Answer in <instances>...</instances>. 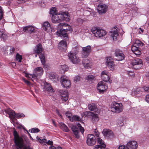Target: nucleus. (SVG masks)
<instances>
[{
    "label": "nucleus",
    "instance_id": "f257e3e1",
    "mask_svg": "<svg viewBox=\"0 0 149 149\" xmlns=\"http://www.w3.org/2000/svg\"><path fill=\"white\" fill-rule=\"evenodd\" d=\"M15 149H31L29 147L24 146V141L22 137H19L17 132H13Z\"/></svg>",
    "mask_w": 149,
    "mask_h": 149
},
{
    "label": "nucleus",
    "instance_id": "f03ea898",
    "mask_svg": "<svg viewBox=\"0 0 149 149\" xmlns=\"http://www.w3.org/2000/svg\"><path fill=\"white\" fill-rule=\"evenodd\" d=\"M71 129L75 137L77 139L79 138L80 137L79 131L80 130L82 134L84 131V128L81 126V124L78 123H76L75 125H72Z\"/></svg>",
    "mask_w": 149,
    "mask_h": 149
},
{
    "label": "nucleus",
    "instance_id": "7ed1b4c3",
    "mask_svg": "<svg viewBox=\"0 0 149 149\" xmlns=\"http://www.w3.org/2000/svg\"><path fill=\"white\" fill-rule=\"evenodd\" d=\"M91 32L96 37L100 38L106 34V32L105 30L99 27H93L91 29Z\"/></svg>",
    "mask_w": 149,
    "mask_h": 149
},
{
    "label": "nucleus",
    "instance_id": "20e7f679",
    "mask_svg": "<svg viewBox=\"0 0 149 149\" xmlns=\"http://www.w3.org/2000/svg\"><path fill=\"white\" fill-rule=\"evenodd\" d=\"M123 109V105L121 103L114 102L111 105V110L113 112L119 113L122 111Z\"/></svg>",
    "mask_w": 149,
    "mask_h": 149
},
{
    "label": "nucleus",
    "instance_id": "39448f33",
    "mask_svg": "<svg viewBox=\"0 0 149 149\" xmlns=\"http://www.w3.org/2000/svg\"><path fill=\"white\" fill-rule=\"evenodd\" d=\"M107 85L103 81L99 82L97 85V89L100 94H103L107 89Z\"/></svg>",
    "mask_w": 149,
    "mask_h": 149
},
{
    "label": "nucleus",
    "instance_id": "423d86ee",
    "mask_svg": "<svg viewBox=\"0 0 149 149\" xmlns=\"http://www.w3.org/2000/svg\"><path fill=\"white\" fill-rule=\"evenodd\" d=\"M96 140L95 136L92 134H89L87 136L86 143L90 146L94 145L96 143Z\"/></svg>",
    "mask_w": 149,
    "mask_h": 149
},
{
    "label": "nucleus",
    "instance_id": "0eeeda50",
    "mask_svg": "<svg viewBox=\"0 0 149 149\" xmlns=\"http://www.w3.org/2000/svg\"><path fill=\"white\" fill-rule=\"evenodd\" d=\"M115 55L116 57V60L118 61H121L124 60L125 56L122 51L118 49H116L115 51Z\"/></svg>",
    "mask_w": 149,
    "mask_h": 149
},
{
    "label": "nucleus",
    "instance_id": "6e6552de",
    "mask_svg": "<svg viewBox=\"0 0 149 149\" xmlns=\"http://www.w3.org/2000/svg\"><path fill=\"white\" fill-rule=\"evenodd\" d=\"M91 51V48L90 46H87L82 48L81 56L82 57L86 58L89 55Z\"/></svg>",
    "mask_w": 149,
    "mask_h": 149
},
{
    "label": "nucleus",
    "instance_id": "1a4fd4ad",
    "mask_svg": "<svg viewBox=\"0 0 149 149\" xmlns=\"http://www.w3.org/2000/svg\"><path fill=\"white\" fill-rule=\"evenodd\" d=\"M68 56L70 61L74 64H77L80 61L79 57L77 56L72 52H70L68 54Z\"/></svg>",
    "mask_w": 149,
    "mask_h": 149
},
{
    "label": "nucleus",
    "instance_id": "9d476101",
    "mask_svg": "<svg viewBox=\"0 0 149 149\" xmlns=\"http://www.w3.org/2000/svg\"><path fill=\"white\" fill-rule=\"evenodd\" d=\"M142 60L139 58H135L133 60L131 64L133 68L135 69H138L140 68L142 65Z\"/></svg>",
    "mask_w": 149,
    "mask_h": 149
},
{
    "label": "nucleus",
    "instance_id": "9b49d317",
    "mask_svg": "<svg viewBox=\"0 0 149 149\" xmlns=\"http://www.w3.org/2000/svg\"><path fill=\"white\" fill-rule=\"evenodd\" d=\"M33 74L35 75L37 79L40 77L42 75L43 73V70L42 68L41 67H38L33 70Z\"/></svg>",
    "mask_w": 149,
    "mask_h": 149
},
{
    "label": "nucleus",
    "instance_id": "f8f14e48",
    "mask_svg": "<svg viewBox=\"0 0 149 149\" xmlns=\"http://www.w3.org/2000/svg\"><path fill=\"white\" fill-rule=\"evenodd\" d=\"M106 63L107 66L111 70H113L115 67L113 60L110 57H107Z\"/></svg>",
    "mask_w": 149,
    "mask_h": 149
},
{
    "label": "nucleus",
    "instance_id": "ddd939ff",
    "mask_svg": "<svg viewBox=\"0 0 149 149\" xmlns=\"http://www.w3.org/2000/svg\"><path fill=\"white\" fill-rule=\"evenodd\" d=\"M61 79V84L64 87L67 88L69 87L70 86L71 83L70 81L66 78L65 76H62Z\"/></svg>",
    "mask_w": 149,
    "mask_h": 149
},
{
    "label": "nucleus",
    "instance_id": "4468645a",
    "mask_svg": "<svg viewBox=\"0 0 149 149\" xmlns=\"http://www.w3.org/2000/svg\"><path fill=\"white\" fill-rule=\"evenodd\" d=\"M3 114H8L10 119L12 120L15 118L16 113L14 111L10 109L4 110L3 111Z\"/></svg>",
    "mask_w": 149,
    "mask_h": 149
},
{
    "label": "nucleus",
    "instance_id": "2eb2a0df",
    "mask_svg": "<svg viewBox=\"0 0 149 149\" xmlns=\"http://www.w3.org/2000/svg\"><path fill=\"white\" fill-rule=\"evenodd\" d=\"M62 15L61 14H57L52 16V22L53 23H60L63 21Z\"/></svg>",
    "mask_w": 149,
    "mask_h": 149
},
{
    "label": "nucleus",
    "instance_id": "dca6fc26",
    "mask_svg": "<svg viewBox=\"0 0 149 149\" xmlns=\"http://www.w3.org/2000/svg\"><path fill=\"white\" fill-rule=\"evenodd\" d=\"M61 96V99L63 101H66L68 98V93L67 90H60L59 91Z\"/></svg>",
    "mask_w": 149,
    "mask_h": 149
},
{
    "label": "nucleus",
    "instance_id": "f3484780",
    "mask_svg": "<svg viewBox=\"0 0 149 149\" xmlns=\"http://www.w3.org/2000/svg\"><path fill=\"white\" fill-rule=\"evenodd\" d=\"M68 40V38H66L65 39L61 40L59 43L58 46L60 49L63 51H65L66 49L67 46L66 41Z\"/></svg>",
    "mask_w": 149,
    "mask_h": 149
},
{
    "label": "nucleus",
    "instance_id": "a211bd4d",
    "mask_svg": "<svg viewBox=\"0 0 149 149\" xmlns=\"http://www.w3.org/2000/svg\"><path fill=\"white\" fill-rule=\"evenodd\" d=\"M107 7L105 4H100L97 7L98 13L100 14L105 13L107 11Z\"/></svg>",
    "mask_w": 149,
    "mask_h": 149
},
{
    "label": "nucleus",
    "instance_id": "6ab92c4d",
    "mask_svg": "<svg viewBox=\"0 0 149 149\" xmlns=\"http://www.w3.org/2000/svg\"><path fill=\"white\" fill-rule=\"evenodd\" d=\"M101 77L103 81L104 82L109 81L110 77L109 75V72L106 70L103 71L101 73Z\"/></svg>",
    "mask_w": 149,
    "mask_h": 149
},
{
    "label": "nucleus",
    "instance_id": "aec40b11",
    "mask_svg": "<svg viewBox=\"0 0 149 149\" xmlns=\"http://www.w3.org/2000/svg\"><path fill=\"white\" fill-rule=\"evenodd\" d=\"M126 146L127 147H128L130 149H136L138 147L137 142L134 141L128 142Z\"/></svg>",
    "mask_w": 149,
    "mask_h": 149
},
{
    "label": "nucleus",
    "instance_id": "412c9836",
    "mask_svg": "<svg viewBox=\"0 0 149 149\" xmlns=\"http://www.w3.org/2000/svg\"><path fill=\"white\" fill-rule=\"evenodd\" d=\"M24 31L29 33H31L35 32L34 27L32 26H25L23 28Z\"/></svg>",
    "mask_w": 149,
    "mask_h": 149
},
{
    "label": "nucleus",
    "instance_id": "4be33fe9",
    "mask_svg": "<svg viewBox=\"0 0 149 149\" xmlns=\"http://www.w3.org/2000/svg\"><path fill=\"white\" fill-rule=\"evenodd\" d=\"M82 63L84 67L87 68H91L92 66L91 61L88 59H85L82 61Z\"/></svg>",
    "mask_w": 149,
    "mask_h": 149
},
{
    "label": "nucleus",
    "instance_id": "5701e85b",
    "mask_svg": "<svg viewBox=\"0 0 149 149\" xmlns=\"http://www.w3.org/2000/svg\"><path fill=\"white\" fill-rule=\"evenodd\" d=\"M88 114L90 115L92 117V121L93 123H96L99 120V118L97 114H95L93 112H89Z\"/></svg>",
    "mask_w": 149,
    "mask_h": 149
},
{
    "label": "nucleus",
    "instance_id": "b1692460",
    "mask_svg": "<svg viewBox=\"0 0 149 149\" xmlns=\"http://www.w3.org/2000/svg\"><path fill=\"white\" fill-rule=\"evenodd\" d=\"M67 31L65 30L64 29H61L56 32L57 34L61 36H63L64 37L67 38L68 35L67 33Z\"/></svg>",
    "mask_w": 149,
    "mask_h": 149
},
{
    "label": "nucleus",
    "instance_id": "393cba45",
    "mask_svg": "<svg viewBox=\"0 0 149 149\" xmlns=\"http://www.w3.org/2000/svg\"><path fill=\"white\" fill-rule=\"evenodd\" d=\"M15 51V49L14 47H7L5 48L4 52L7 55H10L13 54Z\"/></svg>",
    "mask_w": 149,
    "mask_h": 149
},
{
    "label": "nucleus",
    "instance_id": "a878e982",
    "mask_svg": "<svg viewBox=\"0 0 149 149\" xmlns=\"http://www.w3.org/2000/svg\"><path fill=\"white\" fill-rule=\"evenodd\" d=\"M42 51V46L40 44H39L37 45L36 47V49L34 50V52L38 54L41 53Z\"/></svg>",
    "mask_w": 149,
    "mask_h": 149
},
{
    "label": "nucleus",
    "instance_id": "bb28decb",
    "mask_svg": "<svg viewBox=\"0 0 149 149\" xmlns=\"http://www.w3.org/2000/svg\"><path fill=\"white\" fill-rule=\"evenodd\" d=\"M102 133L105 136L107 137H109L113 134L112 132L109 129H104Z\"/></svg>",
    "mask_w": 149,
    "mask_h": 149
},
{
    "label": "nucleus",
    "instance_id": "cd10ccee",
    "mask_svg": "<svg viewBox=\"0 0 149 149\" xmlns=\"http://www.w3.org/2000/svg\"><path fill=\"white\" fill-rule=\"evenodd\" d=\"M62 16V18L63 19V21L65 20L66 21H69L70 19V16L67 13L63 12L61 14Z\"/></svg>",
    "mask_w": 149,
    "mask_h": 149
},
{
    "label": "nucleus",
    "instance_id": "c85d7f7f",
    "mask_svg": "<svg viewBox=\"0 0 149 149\" xmlns=\"http://www.w3.org/2000/svg\"><path fill=\"white\" fill-rule=\"evenodd\" d=\"M42 27L43 29L45 31L49 30L51 29L50 24L48 22H45L43 23L42 24Z\"/></svg>",
    "mask_w": 149,
    "mask_h": 149
},
{
    "label": "nucleus",
    "instance_id": "c756f323",
    "mask_svg": "<svg viewBox=\"0 0 149 149\" xmlns=\"http://www.w3.org/2000/svg\"><path fill=\"white\" fill-rule=\"evenodd\" d=\"M97 142L99 144V146L102 147L103 148H105L106 145L102 140L100 137L97 138Z\"/></svg>",
    "mask_w": 149,
    "mask_h": 149
},
{
    "label": "nucleus",
    "instance_id": "7c9ffc66",
    "mask_svg": "<svg viewBox=\"0 0 149 149\" xmlns=\"http://www.w3.org/2000/svg\"><path fill=\"white\" fill-rule=\"evenodd\" d=\"M59 25H61V26L64 27H66V28L64 29L65 30L67 31V32L68 31H72V28L71 27L67 24L65 23H60Z\"/></svg>",
    "mask_w": 149,
    "mask_h": 149
},
{
    "label": "nucleus",
    "instance_id": "2f4dec72",
    "mask_svg": "<svg viewBox=\"0 0 149 149\" xmlns=\"http://www.w3.org/2000/svg\"><path fill=\"white\" fill-rule=\"evenodd\" d=\"M110 33H111V36L113 40H116L117 37L118 36L117 31H111Z\"/></svg>",
    "mask_w": 149,
    "mask_h": 149
},
{
    "label": "nucleus",
    "instance_id": "473e14b6",
    "mask_svg": "<svg viewBox=\"0 0 149 149\" xmlns=\"http://www.w3.org/2000/svg\"><path fill=\"white\" fill-rule=\"evenodd\" d=\"M60 70L62 73H64L65 71L68 70V68L67 66L63 65H61L60 67Z\"/></svg>",
    "mask_w": 149,
    "mask_h": 149
},
{
    "label": "nucleus",
    "instance_id": "72a5a7b5",
    "mask_svg": "<svg viewBox=\"0 0 149 149\" xmlns=\"http://www.w3.org/2000/svg\"><path fill=\"white\" fill-rule=\"evenodd\" d=\"M149 87L148 86H144L143 87L139 88H137L136 91V93H138L139 92H140V91H148L149 89Z\"/></svg>",
    "mask_w": 149,
    "mask_h": 149
},
{
    "label": "nucleus",
    "instance_id": "f704fd0d",
    "mask_svg": "<svg viewBox=\"0 0 149 149\" xmlns=\"http://www.w3.org/2000/svg\"><path fill=\"white\" fill-rule=\"evenodd\" d=\"M88 109L91 111H94L96 110L97 106L94 103H91L88 105Z\"/></svg>",
    "mask_w": 149,
    "mask_h": 149
},
{
    "label": "nucleus",
    "instance_id": "c9c22d12",
    "mask_svg": "<svg viewBox=\"0 0 149 149\" xmlns=\"http://www.w3.org/2000/svg\"><path fill=\"white\" fill-rule=\"evenodd\" d=\"M0 37L3 39L4 41H5L7 39L8 36L5 33L0 31Z\"/></svg>",
    "mask_w": 149,
    "mask_h": 149
},
{
    "label": "nucleus",
    "instance_id": "e433bc0d",
    "mask_svg": "<svg viewBox=\"0 0 149 149\" xmlns=\"http://www.w3.org/2000/svg\"><path fill=\"white\" fill-rule=\"evenodd\" d=\"M60 128L66 132L69 131V129L68 127L64 124L61 123L60 124Z\"/></svg>",
    "mask_w": 149,
    "mask_h": 149
},
{
    "label": "nucleus",
    "instance_id": "4c0bfd02",
    "mask_svg": "<svg viewBox=\"0 0 149 149\" xmlns=\"http://www.w3.org/2000/svg\"><path fill=\"white\" fill-rule=\"evenodd\" d=\"M81 119L80 118L76 115H74L72 117L71 119H70V120L71 121H79L81 120Z\"/></svg>",
    "mask_w": 149,
    "mask_h": 149
},
{
    "label": "nucleus",
    "instance_id": "58836bf2",
    "mask_svg": "<svg viewBox=\"0 0 149 149\" xmlns=\"http://www.w3.org/2000/svg\"><path fill=\"white\" fill-rule=\"evenodd\" d=\"M95 77L94 76L89 75H88L86 77V79L88 80V81L89 83H91L92 81L94 79Z\"/></svg>",
    "mask_w": 149,
    "mask_h": 149
},
{
    "label": "nucleus",
    "instance_id": "ea45409f",
    "mask_svg": "<svg viewBox=\"0 0 149 149\" xmlns=\"http://www.w3.org/2000/svg\"><path fill=\"white\" fill-rule=\"evenodd\" d=\"M45 89L47 91L50 92L53 91V89L49 84H47L45 86Z\"/></svg>",
    "mask_w": 149,
    "mask_h": 149
},
{
    "label": "nucleus",
    "instance_id": "a19ab883",
    "mask_svg": "<svg viewBox=\"0 0 149 149\" xmlns=\"http://www.w3.org/2000/svg\"><path fill=\"white\" fill-rule=\"evenodd\" d=\"M134 45L137 47H141L143 46V43L141 41L137 40H135Z\"/></svg>",
    "mask_w": 149,
    "mask_h": 149
},
{
    "label": "nucleus",
    "instance_id": "79ce46f5",
    "mask_svg": "<svg viewBox=\"0 0 149 149\" xmlns=\"http://www.w3.org/2000/svg\"><path fill=\"white\" fill-rule=\"evenodd\" d=\"M39 58L40 59L42 64H44L45 63V58L43 54H40L39 56Z\"/></svg>",
    "mask_w": 149,
    "mask_h": 149
},
{
    "label": "nucleus",
    "instance_id": "37998d69",
    "mask_svg": "<svg viewBox=\"0 0 149 149\" xmlns=\"http://www.w3.org/2000/svg\"><path fill=\"white\" fill-rule=\"evenodd\" d=\"M35 75H34L33 74H33H26V77L31 79L33 81V79H37L36 77H35Z\"/></svg>",
    "mask_w": 149,
    "mask_h": 149
},
{
    "label": "nucleus",
    "instance_id": "c03bdc74",
    "mask_svg": "<svg viewBox=\"0 0 149 149\" xmlns=\"http://www.w3.org/2000/svg\"><path fill=\"white\" fill-rule=\"evenodd\" d=\"M39 129L36 127L31 129L29 130V131L31 133H35L39 132L40 131Z\"/></svg>",
    "mask_w": 149,
    "mask_h": 149
},
{
    "label": "nucleus",
    "instance_id": "a18cd8bd",
    "mask_svg": "<svg viewBox=\"0 0 149 149\" xmlns=\"http://www.w3.org/2000/svg\"><path fill=\"white\" fill-rule=\"evenodd\" d=\"M16 59L18 62H21L22 59V56L17 53L16 56Z\"/></svg>",
    "mask_w": 149,
    "mask_h": 149
},
{
    "label": "nucleus",
    "instance_id": "49530a36",
    "mask_svg": "<svg viewBox=\"0 0 149 149\" xmlns=\"http://www.w3.org/2000/svg\"><path fill=\"white\" fill-rule=\"evenodd\" d=\"M50 13L51 15H52V16H54L55 15H57V14L56 13V9L54 8L51 9L50 10Z\"/></svg>",
    "mask_w": 149,
    "mask_h": 149
},
{
    "label": "nucleus",
    "instance_id": "de8ad7c7",
    "mask_svg": "<svg viewBox=\"0 0 149 149\" xmlns=\"http://www.w3.org/2000/svg\"><path fill=\"white\" fill-rule=\"evenodd\" d=\"M24 117L25 115L22 113H20L16 114L15 117H16L17 118H21Z\"/></svg>",
    "mask_w": 149,
    "mask_h": 149
},
{
    "label": "nucleus",
    "instance_id": "09e8293b",
    "mask_svg": "<svg viewBox=\"0 0 149 149\" xmlns=\"http://www.w3.org/2000/svg\"><path fill=\"white\" fill-rule=\"evenodd\" d=\"M139 49V48L136 46L134 45L131 47V50L134 53L137 50Z\"/></svg>",
    "mask_w": 149,
    "mask_h": 149
},
{
    "label": "nucleus",
    "instance_id": "8fccbe9b",
    "mask_svg": "<svg viewBox=\"0 0 149 149\" xmlns=\"http://www.w3.org/2000/svg\"><path fill=\"white\" fill-rule=\"evenodd\" d=\"M94 133L95 134V136L97 137L98 138L99 137L100 133L97 130L95 129L94 131Z\"/></svg>",
    "mask_w": 149,
    "mask_h": 149
},
{
    "label": "nucleus",
    "instance_id": "3c124183",
    "mask_svg": "<svg viewBox=\"0 0 149 149\" xmlns=\"http://www.w3.org/2000/svg\"><path fill=\"white\" fill-rule=\"evenodd\" d=\"M93 149H106L105 148H103L102 147L99 146V145H97L95 146Z\"/></svg>",
    "mask_w": 149,
    "mask_h": 149
},
{
    "label": "nucleus",
    "instance_id": "603ef678",
    "mask_svg": "<svg viewBox=\"0 0 149 149\" xmlns=\"http://www.w3.org/2000/svg\"><path fill=\"white\" fill-rule=\"evenodd\" d=\"M3 12L2 7L0 6V19L2 18L3 17Z\"/></svg>",
    "mask_w": 149,
    "mask_h": 149
},
{
    "label": "nucleus",
    "instance_id": "864d4df0",
    "mask_svg": "<svg viewBox=\"0 0 149 149\" xmlns=\"http://www.w3.org/2000/svg\"><path fill=\"white\" fill-rule=\"evenodd\" d=\"M80 79V77L79 76H76L74 78V81L76 82L79 81Z\"/></svg>",
    "mask_w": 149,
    "mask_h": 149
},
{
    "label": "nucleus",
    "instance_id": "5fc2aeb1",
    "mask_svg": "<svg viewBox=\"0 0 149 149\" xmlns=\"http://www.w3.org/2000/svg\"><path fill=\"white\" fill-rule=\"evenodd\" d=\"M66 116L69 118L70 119H70H71V116H72V114L70 112H67L66 113Z\"/></svg>",
    "mask_w": 149,
    "mask_h": 149
},
{
    "label": "nucleus",
    "instance_id": "6e6d98bb",
    "mask_svg": "<svg viewBox=\"0 0 149 149\" xmlns=\"http://www.w3.org/2000/svg\"><path fill=\"white\" fill-rule=\"evenodd\" d=\"M39 142L43 144L45 143H46L47 140L45 139H43L42 140L40 139V141H39Z\"/></svg>",
    "mask_w": 149,
    "mask_h": 149
},
{
    "label": "nucleus",
    "instance_id": "4d7b16f0",
    "mask_svg": "<svg viewBox=\"0 0 149 149\" xmlns=\"http://www.w3.org/2000/svg\"><path fill=\"white\" fill-rule=\"evenodd\" d=\"M46 143H47V144L48 145H51V146H52V145L53 144V142L52 141H50V140H49L48 141H47V142H46Z\"/></svg>",
    "mask_w": 149,
    "mask_h": 149
},
{
    "label": "nucleus",
    "instance_id": "13d9d810",
    "mask_svg": "<svg viewBox=\"0 0 149 149\" xmlns=\"http://www.w3.org/2000/svg\"><path fill=\"white\" fill-rule=\"evenodd\" d=\"M23 80L24 81L26 84L27 85H30L31 84L30 82L27 80H26L25 79L23 78Z\"/></svg>",
    "mask_w": 149,
    "mask_h": 149
},
{
    "label": "nucleus",
    "instance_id": "bf43d9fd",
    "mask_svg": "<svg viewBox=\"0 0 149 149\" xmlns=\"http://www.w3.org/2000/svg\"><path fill=\"white\" fill-rule=\"evenodd\" d=\"M145 100L146 102L149 103V94L147 95L146 96Z\"/></svg>",
    "mask_w": 149,
    "mask_h": 149
},
{
    "label": "nucleus",
    "instance_id": "052dcab7",
    "mask_svg": "<svg viewBox=\"0 0 149 149\" xmlns=\"http://www.w3.org/2000/svg\"><path fill=\"white\" fill-rule=\"evenodd\" d=\"M134 53L135 54L137 55H140L141 54V52L138 49L135 52H134Z\"/></svg>",
    "mask_w": 149,
    "mask_h": 149
},
{
    "label": "nucleus",
    "instance_id": "680f3d73",
    "mask_svg": "<svg viewBox=\"0 0 149 149\" xmlns=\"http://www.w3.org/2000/svg\"><path fill=\"white\" fill-rule=\"evenodd\" d=\"M43 65V67L44 68L48 69L49 68V66L48 65L46 64L45 63L44 64H42Z\"/></svg>",
    "mask_w": 149,
    "mask_h": 149
},
{
    "label": "nucleus",
    "instance_id": "e2e57ef3",
    "mask_svg": "<svg viewBox=\"0 0 149 149\" xmlns=\"http://www.w3.org/2000/svg\"><path fill=\"white\" fill-rule=\"evenodd\" d=\"M125 146H124L120 145L118 147V149H124Z\"/></svg>",
    "mask_w": 149,
    "mask_h": 149
},
{
    "label": "nucleus",
    "instance_id": "0e129e2a",
    "mask_svg": "<svg viewBox=\"0 0 149 149\" xmlns=\"http://www.w3.org/2000/svg\"><path fill=\"white\" fill-rule=\"evenodd\" d=\"M56 113L57 114L60 116V117H61L62 116L61 114H60L59 111L58 110H56Z\"/></svg>",
    "mask_w": 149,
    "mask_h": 149
},
{
    "label": "nucleus",
    "instance_id": "69168bd1",
    "mask_svg": "<svg viewBox=\"0 0 149 149\" xmlns=\"http://www.w3.org/2000/svg\"><path fill=\"white\" fill-rule=\"evenodd\" d=\"M118 122H119L118 123V125H119L121 126L123 125V124H122L123 122L121 120H118Z\"/></svg>",
    "mask_w": 149,
    "mask_h": 149
},
{
    "label": "nucleus",
    "instance_id": "338daca9",
    "mask_svg": "<svg viewBox=\"0 0 149 149\" xmlns=\"http://www.w3.org/2000/svg\"><path fill=\"white\" fill-rule=\"evenodd\" d=\"M49 149H56V147L52 146L49 147Z\"/></svg>",
    "mask_w": 149,
    "mask_h": 149
},
{
    "label": "nucleus",
    "instance_id": "774afa93",
    "mask_svg": "<svg viewBox=\"0 0 149 149\" xmlns=\"http://www.w3.org/2000/svg\"><path fill=\"white\" fill-rule=\"evenodd\" d=\"M146 61H147V62L149 63V57H148L146 58Z\"/></svg>",
    "mask_w": 149,
    "mask_h": 149
}]
</instances>
